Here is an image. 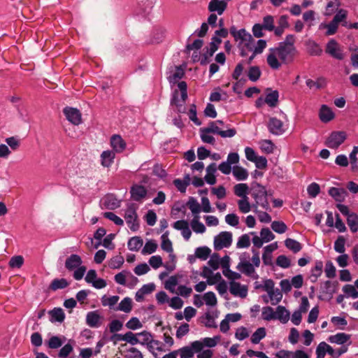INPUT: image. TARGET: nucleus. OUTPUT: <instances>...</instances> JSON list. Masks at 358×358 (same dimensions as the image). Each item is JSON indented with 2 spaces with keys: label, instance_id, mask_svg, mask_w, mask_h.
<instances>
[{
  "label": "nucleus",
  "instance_id": "obj_1",
  "mask_svg": "<svg viewBox=\"0 0 358 358\" xmlns=\"http://www.w3.org/2000/svg\"><path fill=\"white\" fill-rule=\"evenodd\" d=\"M230 34L234 38V40L238 42V48L241 57H247L249 52L254 50L256 46L255 40L245 29L236 30L234 27H232L230 29Z\"/></svg>",
  "mask_w": 358,
  "mask_h": 358
},
{
  "label": "nucleus",
  "instance_id": "obj_2",
  "mask_svg": "<svg viewBox=\"0 0 358 358\" xmlns=\"http://www.w3.org/2000/svg\"><path fill=\"white\" fill-rule=\"evenodd\" d=\"M251 191V195L255 201L253 203L254 208L257 209V206H259L264 210L271 211V208L267 199L268 192L265 187L258 182H254L252 184Z\"/></svg>",
  "mask_w": 358,
  "mask_h": 358
},
{
  "label": "nucleus",
  "instance_id": "obj_3",
  "mask_svg": "<svg viewBox=\"0 0 358 358\" xmlns=\"http://www.w3.org/2000/svg\"><path fill=\"white\" fill-rule=\"evenodd\" d=\"M137 207L134 203H129L124 211V217L129 229L136 231L139 229L138 221Z\"/></svg>",
  "mask_w": 358,
  "mask_h": 358
},
{
  "label": "nucleus",
  "instance_id": "obj_4",
  "mask_svg": "<svg viewBox=\"0 0 358 358\" xmlns=\"http://www.w3.org/2000/svg\"><path fill=\"white\" fill-rule=\"evenodd\" d=\"M248 258L249 255H247V257H241L240 262L237 265L236 268L246 276L257 280L259 276L256 273L254 266L248 260Z\"/></svg>",
  "mask_w": 358,
  "mask_h": 358
},
{
  "label": "nucleus",
  "instance_id": "obj_5",
  "mask_svg": "<svg viewBox=\"0 0 358 358\" xmlns=\"http://www.w3.org/2000/svg\"><path fill=\"white\" fill-rule=\"evenodd\" d=\"M278 54L280 59L283 63H289L292 62L296 52V48H289L279 44L277 48H273Z\"/></svg>",
  "mask_w": 358,
  "mask_h": 358
},
{
  "label": "nucleus",
  "instance_id": "obj_6",
  "mask_svg": "<svg viewBox=\"0 0 358 358\" xmlns=\"http://www.w3.org/2000/svg\"><path fill=\"white\" fill-rule=\"evenodd\" d=\"M344 131H333L325 141V145L331 149L338 148L345 140Z\"/></svg>",
  "mask_w": 358,
  "mask_h": 358
},
{
  "label": "nucleus",
  "instance_id": "obj_7",
  "mask_svg": "<svg viewBox=\"0 0 358 358\" xmlns=\"http://www.w3.org/2000/svg\"><path fill=\"white\" fill-rule=\"evenodd\" d=\"M325 51L332 57L338 60L344 59V54L339 47L338 43L334 39H331L327 44Z\"/></svg>",
  "mask_w": 358,
  "mask_h": 358
},
{
  "label": "nucleus",
  "instance_id": "obj_8",
  "mask_svg": "<svg viewBox=\"0 0 358 358\" xmlns=\"http://www.w3.org/2000/svg\"><path fill=\"white\" fill-rule=\"evenodd\" d=\"M63 113L68 121L74 125H78L81 123V113L79 110L72 107H65Z\"/></svg>",
  "mask_w": 358,
  "mask_h": 358
},
{
  "label": "nucleus",
  "instance_id": "obj_9",
  "mask_svg": "<svg viewBox=\"0 0 358 358\" xmlns=\"http://www.w3.org/2000/svg\"><path fill=\"white\" fill-rule=\"evenodd\" d=\"M220 336H214L213 338H201L199 341H193V347L201 351L203 349L204 347L208 348H213L215 347L218 341H220Z\"/></svg>",
  "mask_w": 358,
  "mask_h": 358
},
{
  "label": "nucleus",
  "instance_id": "obj_10",
  "mask_svg": "<svg viewBox=\"0 0 358 358\" xmlns=\"http://www.w3.org/2000/svg\"><path fill=\"white\" fill-rule=\"evenodd\" d=\"M147 193L146 188L141 185L135 184L130 189L131 198L135 201H142L146 197Z\"/></svg>",
  "mask_w": 358,
  "mask_h": 358
},
{
  "label": "nucleus",
  "instance_id": "obj_11",
  "mask_svg": "<svg viewBox=\"0 0 358 358\" xmlns=\"http://www.w3.org/2000/svg\"><path fill=\"white\" fill-rule=\"evenodd\" d=\"M220 29L215 31V36H213L211 38V42L210 43V47L211 48V52H215L218 49L219 45L221 43L222 40L217 37V36L224 37V19L220 18L219 20Z\"/></svg>",
  "mask_w": 358,
  "mask_h": 358
},
{
  "label": "nucleus",
  "instance_id": "obj_12",
  "mask_svg": "<svg viewBox=\"0 0 358 358\" xmlns=\"http://www.w3.org/2000/svg\"><path fill=\"white\" fill-rule=\"evenodd\" d=\"M229 292L235 296H238L244 299L248 295V287L242 285L241 283L231 281L229 283Z\"/></svg>",
  "mask_w": 358,
  "mask_h": 358
},
{
  "label": "nucleus",
  "instance_id": "obj_13",
  "mask_svg": "<svg viewBox=\"0 0 358 358\" xmlns=\"http://www.w3.org/2000/svg\"><path fill=\"white\" fill-rule=\"evenodd\" d=\"M268 131L276 136L282 134L285 132L283 123L276 117H271L267 124Z\"/></svg>",
  "mask_w": 358,
  "mask_h": 358
},
{
  "label": "nucleus",
  "instance_id": "obj_14",
  "mask_svg": "<svg viewBox=\"0 0 358 358\" xmlns=\"http://www.w3.org/2000/svg\"><path fill=\"white\" fill-rule=\"evenodd\" d=\"M328 194L336 201L342 203L348 196V192L344 188L330 187Z\"/></svg>",
  "mask_w": 358,
  "mask_h": 358
},
{
  "label": "nucleus",
  "instance_id": "obj_15",
  "mask_svg": "<svg viewBox=\"0 0 358 358\" xmlns=\"http://www.w3.org/2000/svg\"><path fill=\"white\" fill-rule=\"evenodd\" d=\"M279 92L278 90H272L271 88L266 89V97L264 101L271 108L275 107L278 103Z\"/></svg>",
  "mask_w": 358,
  "mask_h": 358
},
{
  "label": "nucleus",
  "instance_id": "obj_16",
  "mask_svg": "<svg viewBox=\"0 0 358 358\" xmlns=\"http://www.w3.org/2000/svg\"><path fill=\"white\" fill-rule=\"evenodd\" d=\"M83 263L81 257L78 255H71L65 262V267L69 271H73Z\"/></svg>",
  "mask_w": 358,
  "mask_h": 358
},
{
  "label": "nucleus",
  "instance_id": "obj_17",
  "mask_svg": "<svg viewBox=\"0 0 358 358\" xmlns=\"http://www.w3.org/2000/svg\"><path fill=\"white\" fill-rule=\"evenodd\" d=\"M101 317L96 311H91L87 314L86 323L92 328H98L101 326Z\"/></svg>",
  "mask_w": 358,
  "mask_h": 358
},
{
  "label": "nucleus",
  "instance_id": "obj_18",
  "mask_svg": "<svg viewBox=\"0 0 358 358\" xmlns=\"http://www.w3.org/2000/svg\"><path fill=\"white\" fill-rule=\"evenodd\" d=\"M110 145L116 152H122L126 148V143L120 135H113Z\"/></svg>",
  "mask_w": 358,
  "mask_h": 358
},
{
  "label": "nucleus",
  "instance_id": "obj_19",
  "mask_svg": "<svg viewBox=\"0 0 358 358\" xmlns=\"http://www.w3.org/2000/svg\"><path fill=\"white\" fill-rule=\"evenodd\" d=\"M209 285H214L218 283L217 289L219 294L222 296H224V280L222 279V275L220 273L214 274L213 273L210 278L208 280Z\"/></svg>",
  "mask_w": 358,
  "mask_h": 358
},
{
  "label": "nucleus",
  "instance_id": "obj_20",
  "mask_svg": "<svg viewBox=\"0 0 358 358\" xmlns=\"http://www.w3.org/2000/svg\"><path fill=\"white\" fill-rule=\"evenodd\" d=\"M277 57L278 56L275 52V50L273 48H270L269 53L267 55L266 62L272 69H278L281 66V63L279 62Z\"/></svg>",
  "mask_w": 358,
  "mask_h": 358
},
{
  "label": "nucleus",
  "instance_id": "obj_21",
  "mask_svg": "<svg viewBox=\"0 0 358 358\" xmlns=\"http://www.w3.org/2000/svg\"><path fill=\"white\" fill-rule=\"evenodd\" d=\"M224 124L222 120H217L215 122H210L209 125L207 127L201 128L200 131H206L207 133H213L219 134L220 136L224 137V130H222L218 126L217 124Z\"/></svg>",
  "mask_w": 358,
  "mask_h": 358
},
{
  "label": "nucleus",
  "instance_id": "obj_22",
  "mask_svg": "<svg viewBox=\"0 0 358 358\" xmlns=\"http://www.w3.org/2000/svg\"><path fill=\"white\" fill-rule=\"evenodd\" d=\"M239 162V155L237 152H230L225 162V175H229L231 172L232 164H236Z\"/></svg>",
  "mask_w": 358,
  "mask_h": 358
},
{
  "label": "nucleus",
  "instance_id": "obj_23",
  "mask_svg": "<svg viewBox=\"0 0 358 358\" xmlns=\"http://www.w3.org/2000/svg\"><path fill=\"white\" fill-rule=\"evenodd\" d=\"M208 264L213 270H217L221 266L223 268L222 273H224V257L220 258L219 254L215 252L210 255Z\"/></svg>",
  "mask_w": 358,
  "mask_h": 358
},
{
  "label": "nucleus",
  "instance_id": "obj_24",
  "mask_svg": "<svg viewBox=\"0 0 358 358\" xmlns=\"http://www.w3.org/2000/svg\"><path fill=\"white\" fill-rule=\"evenodd\" d=\"M121 201L113 194H108L103 199L105 206L110 210H115L120 206Z\"/></svg>",
  "mask_w": 358,
  "mask_h": 358
},
{
  "label": "nucleus",
  "instance_id": "obj_25",
  "mask_svg": "<svg viewBox=\"0 0 358 358\" xmlns=\"http://www.w3.org/2000/svg\"><path fill=\"white\" fill-rule=\"evenodd\" d=\"M320 119L322 122H328L334 119V114L331 109L326 105H322L319 113Z\"/></svg>",
  "mask_w": 358,
  "mask_h": 358
},
{
  "label": "nucleus",
  "instance_id": "obj_26",
  "mask_svg": "<svg viewBox=\"0 0 358 358\" xmlns=\"http://www.w3.org/2000/svg\"><path fill=\"white\" fill-rule=\"evenodd\" d=\"M266 47V41L263 39H259L257 41L256 46L253 51H251L252 52L251 55L249 57L247 64H250L252 60L255 59L257 55L261 54L264 50Z\"/></svg>",
  "mask_w": 358,
  "mask_h": 358
},
{
  "label": "nucleus",
  "instance_id": "obj_27",
  "mask_svg": "<svg viewBox=\"0 0 358 358\" xmlns=\"http://www.w3.org/2000/svg\"><path fill=\"white\" fill-rule=\"evenodd\" d=\"M234 178L239 181L245 180L248 177V172L245 168L235 165L231 169V172Z\"/></svg>",
  "mask_w": 358,
  "mask_h": 358
},
{
  "label": "nucleus",
  "instance_id": "obj_28",
  "mask_svg": "<svg viewBox=\"0 0 358 358\" xmlns=\"http://www.w3.org/2000/svg\"><path fill=\"white\" fill-rule=\"evenodd\" d=\"M289 319V313L284 306H278L275 312V320H280L282 323L285 324Z\"/></svg>",
  "mask_w": 358,
  "mask_h": 358
},
{
  "label": "nucleus",
  "instance_id": "obj_29",
  "mask_svg": "<svg viewBox=\"0 0 358 358\" xmlns=\"http://www.w3.org/2000/svg\"><path fill=\"white\" fill-rule=\"evenodd\" d=\"M138 339H140V342L138 343H141L142 345H148L149 347L152 348V344H157L158 342L156 341H154L152 339L151 334L148 331H143L141 333L137 334Z\"/></svg>",
  "mask_w": 358,
  "mask_h": 358
},
{
  "label": "nucleus",
  "instance_id": "obj_30",
  "mask_svg": "<svg viewBox=\"0 0 358 358\" xmlns=\"http://www.w3.org/2000/svg\"><path fill=\"white\" fill-rule=\"evenodd\" d=\"M238 210L242 213H249L252 208H254L253 204H250L249 202V197L241 198L237 201Z\"/></svg>",
  "mask_w": 358,
  "mask_h": 358
},
{
  "label": "nucleus",
  "instance_id": "obj_31",
  "mask_svg": "<svg viewBox=\"0 0 358 358\" xmlns=\"http://www.w3.org/2000/svg\"><path fill=\"white\" fill-rule=\"evenodd\" d=\"M132 309V299L129 297L124 298L118 306L114 308L115 310H120L124 313H130Z\"/></svg>",
  "mask_w": 358,
  "mask_h": 358
},
{
  "label": "nucleus",
  "instance_id": "obj_32",
  "mask_svg": "<svg viewBox=\"0 0 358 358\" xmlns=\"http://www.w3.org/2000/svg\"><path fill=\"white\" fill-rule=\"evenodd\" d=\"M180 358H192L196 352H199L193 347V342L189 346H185L178 350Z\"/></svg>",
  "mask_w": 358,
  "mask_h": 358
},
{
  "label": "nucleus",
  "instance_id": "obj_33",
  "mask_svg": "<svg viewBox=\"0 0 358 358\" xmlns=\"http://www.w3.org/2000/svg\"><path fill=\"white\" fill-rule=\"evenodd\" d=\"M143 244V241L140 236H134L129 240L127 247L131 251H138Z\"/></svg>",
  "mask_w": 358,
  "mask_h": 358
},
{
  "label": "nucleus",
  "instance_id": "obj_34",
  "mask_svg": "<svg viewBox=\"0 0 358 358\" xmlns=\"http://www.w3.org/2000/svg\"><path fill=\"white\" fill-rule=\"evenodd\" d=\"M248 192L249 187L245 183H238L234 187V192L238 197H248Z\"/></svg>",
  "mask_w": 358,
  "mask_h": 358
},
{
  "label": "nucleus",
  "instance_id": "obj_35",
  "mask_svg": "<svg viewBox=\"0 0 358 358\" xmlns=\"http://www.w3.org/2000/svg\"><path fill=\"white\" fill-rule=\"evenodd\" d=\"M115 153L110 150L103 151L101 155V164L104 167H109L113 162Z\"/></svg>",
  "mask_w": 358,
  "mask_h": 358
},
{
  "label": "nucleus",
  "instance_id": "obj_36",
  "mask_svg": "<svg viewBox=\"0 0 358 358\" xmlns=\"http://www.w3.org/2000/svg\"><path fill=\"white\" fill-rule=\"evenodd\" d=\"M49 314L51 316L50 321L52 322H62L65 319V314L61 308H55L49 312Z\"/></svg>",
  "mask_w": 358,
  "mask_h": 358
},
{
  "label": "nucleus",
  "instance_id": "obj_37",
  "mask_svg": "<svg viewBox=\"0 0 358 358\" xmlns=\"http://www.w3.org/2000/svg\"><path fill=\"white\" fill-rule=\"evenodd\" d=\"M69 282L65 278H55L49 286V289L56 291L57 289H64L69 286Z\"/></svg>",
  "mask_w": 358,
  "mask_h": 358
},
{
  "label": "nucleus",
  "instance_id": "obj_38",
  "mask_svg": "<svg viewBox=\"0 0 358 358\" xmlns=\"http://www.w3.org/2000/svg\"><path fill=\"white\" fill-rule=\"evenodd\" d=\"M350 339V336L345 333H338L336 335L331 336L329 341L332 343L343 345Z\"/></svg>",
  "mask_w": 358,
  "mask_h": 358
},
{
  "label": "nucleus",
  "instance_id": "obj_39",
  "mask_svg": "<svg viewBox=\"0 0 358 358\" xmlns=\"http://www.w3.org/2000/svg\"><path fill=\"white\" fill-rule=\"evenodd\" d=\"M210 12H217L219 15L224 13V1L211 0L208 5Z\"/></svg>",
  "mask_w": 358,
  "mask_h": 358
},
{
  "label": "nucleus",
  "instance_id": "obj_40",
  "mask_svg": "<svg viewBox=\"0 0 358 358\" xmlns=\"http://www.w3.org/2000/svg\"><path fill=\"white\" fill-rule=\"evenodd\" d=\"M285 245L294 253H297L302 249V245L299 241L290 238L285 241Z\"/></svg>",
  "mask_w": 358,
  "mask_h": 358
},
{
  "label": "nucleus",
  "instance_id": "obj_41",
  "mask_svg": "<svg viewBox=\"0 0 358 358\" xmlns=\"http://www.w3.org/2000/svg\"><path fill=\"white\" fill-rule=\"evenodd\" d=\"M199 219V215H195L191 221V227L195 233L202 234L206 231V227Z\"/></svg>",
  "mask_w": 358,
  "mask_h": 358
},
{
  "label": "nucleus",
  "instance_id": "obj_42",
  "mask_svg": "<svg viewBox=\"0 0 358 358\" xmlns=\"http://www.w3.org/2000/svg\"><path fill=\"white\" fill-rule=\"evenodd\" d=\"M323 269V263L322 261H316L315 266L311 270L312 282H316L317 278L322 275Z\"/></svg>",
  "mask_w": 358,
  "mask_h": 358
},
{
  "label": "nucleus",
  "instance_id": "obj_43",
  "mask_svg": "<svg viewBox=\"0 0 358 358\" xmlns=\"http://www.w3.org/2000/svg\"><path fill=\"white\" fill-rule=\"evenodd\" d=\"M229 257L227 255H225V277L228 278L232 281L240 279L241 278L240 273L232 271L229 269Z\"/></svg>",
  "mask_w": 358,
  "mask_h": 358
},
{
  "label": "nucleus",
  "instance_id": "obj_44",
  "mask_svg": "<svg viewBox=\"0 0 358 358\" xmlns=\"http://www.w3.org/2000/svg\"><path fill=\"white\" fill-rule=\"evenodd\" d=\"M211 250L207 246L199 247L195 250V256L201 259L206 260L210 256Z\"/></svg>",
  "mask_w": 358,
  "mask_h": 358
},
{
  "label": "nucleus",
  "instance_id": "obj_45",
  "mask_svg": "<svg viewBox=\"0 0 358 358\" xmlns=\"http://www.w3.org/2000/svg\"><path fill=\"white\" fill-rule=\"evenodd\" d=\"M187 206L192 211L194 217L195 215H199V213L201 210V207L200 204L194 197L189 198V201L187 203Z\"/></svg>",
  "mask_w": 358,
  "mask_h": 358
},
{
  "label": "nucleus",
  "instance_id": "obj_46",
  "mask_svg": "<svg viewBox=\"0 0 358 358\" xmlns=\"http://www.w3.org/2000/svg\"><path fill=\"white\" fill-rule=\"evenodd\" d=\"M169 232L166 231L164 234H163L161 236L162 238V244L161 247L162 249L167 252L171 253L173 252V247H172V243L168 238Z\"/></svg>",
  "mask_w": 358,
  "mask_h": 358
},
{
  "label": "nucleus",
  "instance_id": "obj_47",
  "mask_svg": "<svg viewBox=\"0 0 358 358\" xmlns=\"http://www.w3.org/2000/svg\"><path fill=\"white\" fill-rule=\"evenodd\" d=\"M347 224L353 233L357 232L358 231V216L357 214L352 213L348 215Z\"/></svg>",
  "mask_w": 358,
  "mask_h": 358
},
{
  "label": "nucleus",
  "instance_id": "obj_48",
  "mask_svg": "<svg viewBox=\"0 0 358 358\" xmlns=\"http://www.w3.org/2000/svg\"><path fill=\"white\" fill-rule=\"evenodd\" d=\"M271 304L275 306L278 304L282 298V294L279 289H273L271 291L268 292Z\"/></svg>",
  "mask_w": 358,
  "mask_h": 358
},
{
  "label": "nucleus",
  "instance_id": "obj_49",
  "mask_svg": "<svg viewBox=\"0 0 358 358\" xmlns=\"http://www.w3.org/2000/svg\"><path fill=\"white\" fill-rule=\"evenodd\" d=\"M266 336V330L264 327L258 328L251 336V342L257 344Z\"/></svg>",
  "mask_w": 358,
  "mask_h": 358
},
{
  "label": "nucleus",
  "instance_id": "obj_50",
  "mask_svg": "<svg viewBox=\"0 0 358 358\" xmlns=\"http://www.w3.org/2000/svg\"><path fill=\"white\" fill-rule=\"evenodd\" d=\"M64 343V341L61 337L57 336H52L50 338L47 343V345L50 349H57L60 348Z\"/></svg>",
  "mask_w": 358,
  "mask_h": 358
},
{
  "label": "nucleus",
  "instance_id": "obj_51",
  "mask_svg": "<svg viewBox=\"0 0 358 358\" xmlns=\"http://www.w3.org/2000/svg\"><path fill=\"white\" fill-rule=\"evenodd\" d=\"M120 297L117 295L112 296H107L103 295L101 297V303L103 306H109L110 308L115 306L119 301Z\"/></svg>",
  "mask_w": 358,
  "mask_h": 358
},
{
  "label": "nucleus",
  "instance_id": "obj_52",
  "mask_svg": "<svg viewBox=\"0 0 358 358\" xmlns=\"http://www.w3.org/2000/svg\"><path fill=\"white\" fill-rule=\"evenodd\" d=\"M261 73L260 69L257 66H253L249 69L248 76L250 80L255 82L259 80Z\"/></svg>",
  "mask_w": 358,
  "mask_h": 358
},
{
  "label": "nucleus",
  "instance_id": "obj_53",
  "mask_svg": "<svg viewBox=\"0 0 358 358\" xmlns=\"http://www.w3.org/2000/svg\"><path fill=\"white\" fill-rule=\"evenodd\" d=\"M262 317L264 320L271 321L275 320V311L270 306H265L262 308Z\"/></svg>",
  "mask_w": 358,
  "mask_h": 358
},
{
  "label": "nucleus",
  "instance_id": "obj_54",
  "mask_svg": "<svg viewBox=\"0 0 358 358\" xmlns=\"http://www.w3.org/2000/svg\"><path fill=\"white\" fill-rule=\"evenodd\" d=\"M308 52L311 55L320 56L322 53V49L315 41H309L308 43Z\"/></svg>",
  "mask_w": 358,
  "mask_h": 358
},
{
  "label": "nucleus",
  "instance_id": "obj_55",
  "mask_svg": "<svg viewBox=\"0 0 358 358\" xmlns=\"http://www.w3.org/2000/svg\"><path fill=\"white\" fill-rule=\"evenodd\" d=\"M179 93L177 90L174 91L172 95V98L171 99V104L174 105L178 108V110L180 113H184L185 112V108L183 106V104L181 103V101L178 99Z\"/></svg>",
  "mask_w": 358,
  "mask_h": 358
},
{
  "label": "nucleus",
  "instance_id": "obj_56",
  "mask_svg": "<svg viewBox=\"0 0 358 358\" xmlns=\"http://www.w3.org/2000/svg\"><path fill=\"white\" fill-rule=\"evenodd\" d=\"M348 351V347L345 345H343L338 349L334 350L331 345H329L328 354L332 358H338L343 354L345 353Z\"/></svg>",
  "mask_w": 358,
  "mask_h": 358
},
{
  "label": "nucleus",
  "instance_id": "obj_57",
  "mask_svg": "<svg viewBox=\"0 0 358 358\" xmlns=\"http://www.w3.org/2000/svg\"><path fill=\"white\" fill-rule=\"evenodd\" d=\"M157 248V244L152 240L148 241L145 243L141 253L143 255H148L154 253Z\"/></svg>",
  "mask_w": 358,
  "mask_h": 358
},
{
  "label": "nucleus",
  "instance_id": "obj_58",
  "mask_svg": "<svg viewBox=\"0 0 358 358\" xmlns=\"http://www.w3.org/2000/svg\"><path fill=\"white\" fill-rule=\"evenodd\" d=\"M265 30L272 31L274 29V18L272 15L264 17L262 24H261Z\"/></svg>",
  "mask_w": 358,
  "mask_h": 358
},
{
  "label": "nucleus",
  "instance_id": "obj_59",
  "mask_svg": "<svg viewBox=\"0 0 358 358\" xmlns=\"http://www.w3.org/2000/svg\"><path fill=\"white\" fill-rule=\"evenodd\" d=\"M329 345L325 342H321L316 348L317 358H324L326 353H328Z\"/></svg>",
  "mask_w": 358,
  "mask_h": 358
},
{
  "label": "nucleus",
  "instance_id": "obj_60",
  "mask_svg": "<svg viewBox=\"0 0 358 358\" xmlns=\"http://www.w3.org/2000/svg\"><path fill=\"white\" fill-rule=\"evenodd\" d=\"M272 229L278 234H283L287 229V225L283 222L273 221L271 224Z\"/></svg>",
  "mask_w": 358,
  "mask_h": 358
},
{
  "label": "nucleus",
  "instance_id": "obj_61",
  "mask_svg": "<svg viewBox=\"0 0 358 358\" xmlns=\"http://www.w3.org/2000/svg\"><path fill=\"white\" fill-rule=\"evenodd\" d=\"M274 148V144L270 140H264L261 143L260 148L264 153H273Z\"/></svg>",
  "mask_w": 358,
  "mask_h": 358
},
{
  "label": "nucleus",
  "instance_id": "obj_62",
  "mask_svg": "<svg viewBox=\"0 0 358 358\" xmlns=\"http://www.w3.org/2000/svg\"><path fill=\"white\" fill-rule=\"evenodd\" d=\"M342 289L347 296H351L353 299L358 298V292L353 285H345L343 287Z\"/></svg>",
  "mask_w": 358,
  "mask_h": 358
},
{
  "label": "nucleus",
  "instance_id": "obj_63",
  "mask_svg": "<svg viewBox=\"0 0 358 358\" xmlns=\"http://www.w3.org/2000/svg\"><path fill=\"white\" fill-rule=\"evenodd\" d=\"M73 350V345L68 343L64 345L59 350L58 357L60 358H66Z\"/></svg>",
  "mask_w": 358,
  "mask_h": 358
},
{
  "label": "nucleus",
  "instance_id": "obj_64",
  "mask_svg": "<svg viewBox=\"0 0 358 358\" xmlns=\"http://www.w3.org/2000/svg\"><path fill=\"white\" fill-rule=\"evenodd\" d=\"M125 358H143V356L140 350L132 347L127 350Z\"/></svg>",
  "mask_w": 358,
  "mask_h": 358
}]
</instances>
